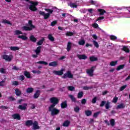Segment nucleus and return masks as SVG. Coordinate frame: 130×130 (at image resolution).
<instances>
[{
	"mask_svg": "<svg viewBox=\"0 0 130 130\" xmlns=\"http://www.w3.org/2000/svg\"><path fill=\"white\" fill-rule=\"evenodd\" d=\"M28 26H24L22 27L23 31H32L33 29H35V25H33V21L32 20L28 21Z\"/></svg>",
	"mask_w": 130,
	"mask_h": 130,
	"instance_id": "f257e3e1",
	"label": "nucleus"
},
{
	"mask_svg": "<svg viewBox=\"0 0 130 130\" xmlns=\"http://www.w3.org/2000/svg\"><path fill=\"white\" fill-rule=\"evenodd\" d=\"M29 4H31V5H29V9L31 12H36L38 10L36 8V6H38V2L29 1Z\"/></svg>",
	"mask_w": 130,
	"mask_h": 130,
	"instance_id": "f03ea898",
	"label": "nucleus"
},
{
	"mask_svg": "<svg viewBox=\"0 0 130 130\" xmlns=\"http://www.w3.org/2000/svg\"><path fill=\"white\" fill-rule=\"evenodd\" d=\"M50 102L52 104L50 107H55L57 104L59 103V100L56 97H52L50 99Z\"/></svg>",
	"mask_w": 130,
	"mask_h": 130,
	"instance_id": "7ed1b4c3",
	"label": "nucleus"
},
{
	"mask_svg": "<svg viewBox=\"0 0 130 130\" xmlns=\"http://www.w3.org/2000/svg\"><path fill=\"white\" fill-rule=\"evenodd\" d=\"M49 111L51 112V115L52 116H54V115H57V114H59L60 111L54 107H49Z\"/></svg>",
	"mask_w": 130,
	"mask_h": 130,
	"instance_id": "20e7f679",
	"label": "nucleus"
},
{
	"mask_svg": "<svg viewBox=\"0 0 130 130\" xmlns=\"http://www.w3.org/2000/svg\"><path fill=\"white\" fill-rule=\"evenodd\" d=\"M105 106L106 109H109V108H111L110 106V102L109 101H102L100 105V107H103Z\"/></svg>",
	"mask_w": 130,
	"mask_h": 130,
	"instance_id": "39448f33",
	"label": "nucleus"
},
{
	"mask_svg": "<svg viewBox=\"0 0 130 130\" xmlns=\"http://www.w3.org/2000/svg\"><path fill=\"white\" fill-rule=\"evenodd\" d=\"M94 67H92L91 69H88L86 71V73L89 77H93L94 76Z\"/></svg>",
	"mask_w": 130,
	"mask_h": 130,
	"instance_id": "423d86ee",
	"label": "nucleus"
},
{
	"mask_svg": "<svg viewBox=\"0 0 130 130\" xmlns=\"http://www.w3.org/2000/svg\"><path fill=\"white\" fill-rule=\"evenodd\" d=\"M39 128H40V127L39 125H38V122L35 121L32 123V126L31 127V129L33 130H37L39 129Z\"/></svg>",
	"mask_w": 130,
	"mask_h": 130,
	"instance_id": "0eeeda50",
	"label": "nucleus"
},
{
	"mask_svg": "<svg viewBox=\"0 0 130 130\" xmlns=\"http://www.w3.org/2000/svg\"><path fill=\"white\" fill-rule=\"evenodd\" d=\"M39 14L41 16H44V19L45 20H47L49 17H50V15L48 13H45V12L43 11H40Z\"/></svg>",
	"mask_w": 130,
	"mask_h": 130,
	"instance_id": "6e6552de",
	"label": "nucleus"
},
{
	"mask_svg": "<svg viewBox=\"0 0 130 130\" xmlns=\"http://www.w3.org/2000/svg\"><path fill=\"white\" fill-rule=\"evenodd\" d=\"M64 70L62 69L60 71H53V73L54 75H56L57 76H62L63 75V71Z\"/></svg>",
	"mask_w": 130,
	"mask_h": 130,
	"instance_id": "1a4fd4ad",
	"label": "nucleus"
},
{
	"mask_svg": "<svg viewBox=\"0 0 130 130\" xmlns=\"http://www.w3.org/2000/svg\"><path fill=\"white\" fill-rule=\"evenodd\" d=\"M13 119H17V120H21V116L19 113H15L12 115Z\"/></svg>",
	"mask_w": 130,
	"mask_h": 130,
	"instance_id": "9d476101",
	"label": "nucleus"
},
{
	"mask_svg": "<svg viewBox=\"0 0 130 130\" xmlns=\"http://www.w3.org/2000/svg\"><path fill=\"white\" fill-rule=\"evenodd\" d=\"M27 106H28V104L24 103L22 105H20L18 107V109H20V110H26L27 109Z\"/></svg>",
	"mask_w": 130,
	"mask_h": 130,
	"instance_id": "9b49d317",
	"label": "nucleus"
},
{
	"mask_svg": "<svg viewBox=\"0 0 130 130\" xmlns=\"http://www.w3.org/2000/svg\"><path fill=\"white\" fill-rule=\"evenodd\" d=\"M2 58L3 59H5L6 60V61H12V57H11V56L6 55V54H4L2 56Z\"/></svg>",
	"mask_w": 130,
	"mask_h": 130,
	"instance_id": "f8f14e48",
	"label": "nucleus"
},
{
	"mask_svg": "<svg viewBox=\"0 0 130 130\" xmlns=\"http://www.w3.org/2000/svg\"><path fill=\"white\" fill-rule=\"evenodd\" d=\"M41 93V91H40L39 90H36V92L34 94V99H37L39 98Z\"/></svg>",
	"mask_w": 130,
	"mask_h": 130,
	"instance_id": "ddd939ff",
	"label": "nucleus"
},
{
	"mask_svg": "<svg viewBox=\"0 0 130 130\" xmlns=\"http://www.w3.org/2000/svg\"><path fill=\"white\" fill-rule=\"evenodd\" d=\"M56 7H54L52 8V9H45V10L46 11V12H47V14H49V15H51V14H52V13H53V11H54V10H56Z\"/></svg>",
	"mask_w": 130,
	"mask_h": 130,
	"instance_id": "4468645a",
	"label": "nucleus"
},
{
	"mask_svg": "<svg viewBox=\"0 0 130 130\" xmlns=\"http://www.w3.org/2000/svg\"><path fill=\"white\" fill-rule=\"evenodd\" d=\"M66 78H69V79H73V78H74V75L72 74L71 71H68L66 74Z\"/></svg>",
	"mask_w": 130,
	"mask_h": 130,
	"instance_id": "2eb2a0df",
	"label": "nucleus"
},
{
	"mask_svg": "<svg viewBox=\"0 0 130 130\" xmlns=\"http://www.w3.org/2000/svg\"><path fill=\"white\" fill-rule=\"evenodd\" d=\"M77 57L79 59H87L88 58V56L85 54H78Z\"/></svg>",
	"mask_w": 130,
	"mask_h": 130,
	"instance_id": "dca6fc26",
	"label": "nucleus"
},
{
	"mask_svg": "<svg viewBox=\"0 0 130 130\" xmlns=\"http://www.w3.org/2000/svg\"><path fill=\"white\" fill-rule=\"evenodd\" d=\"M124 108H125V105L123 103H121L119 105H118L117 107H116V109H123Z\"/></svg>",
	"mask_w": 130,
	"mask_h": 130,
	"instance_id": "f3484780",
	"label": "nucleus"
},
{
	"mask_svg": "<svg viewBox=\"0 0 130 130\" xmlns=\"http://www.w3.org/2000/svg\"><path fill=\"white\" fill-rule=\"evenodd\" d=\"M68 6H70L71 8H75V9L78 8V5H77V3H76L70 2V3H68Z\"/></svg>",
	"mask_w": 130,
	"mask_h": 130,
	"instance_id": "a211bd4d",
	"label": "nucleus"
},
{
	"mask_svg": "<svg viewBox=\"0 0 130 130\" xmlns=\"http://www.w3.org/2000/svg\"><path fill=\"white\" fill-rule=\"evenodd\" d=\"M15 94L17 97H20L22 95V91H21L19 88H16L15 89Z\"/></svg>",
	"mask_w": 130,
	"mask_h": 130,
	"instance_id": "6ab92c4d",
	"label": "nucleus"
},
{
	"mask_svg": "<svg viewBox=\"0 0 130 130\" xmlns=\"http://www.w3.org/2000/svg\"><path fill=\"white\" fill-rule=\"evenodd\" d=\"M98 12L99 13L100 16H103V15L106 13V11L102 9H98Z\"/></svg>",
	"mask_w": 130,
	"mask_h": 130,
	"instance_id": "aec40b11",
	"label": "nucleus"
},
{
	"mask_svg": "<svg viewBox=\"0 0 130 130\" xmlns=\"http://www.w3.org/2000/svg\"><path fill=\"white\" fill-rule=\"evenodd\" d=\"M121 50H122L123 51H124L125 52H126V53H129V51H130L129 49L126 46H123V47L121 49Z\"/></svg>",
	"mask_w": 130,
	"mask_h": 130,
	"instance_id": "412c9836",
	"label": "nucleus"
},
{
	"mask_svg": "<svg viewBox=\"0 0 130 130\" xmlns=\"http://www.w3.org/2000/svg\"><path fill=\"white\" fill-rule=\"evenodd\" d=\"M33 121L32 120H28L25 122V125L26 126H31L33 124Z\"/></svg>",
	"mask_w": 130,
	"mask_h": 130,
	"instance_id": "4be33fe9",
	"label": "nucleus"
},
{
	"mask_svg": "<svg viewBox=\"0 0 130 130\" xmlns=\"http://www.w3.org/2000/svg\"><path fill=\"white\" fill-rule=\"evenodd\" d=\"M24 75L26 78H27V79H31V74H30V72H28V71H24Z\"/></svg>",
	"mask_w": 130,
	"mask_h": 130,
	"instance_id": "5701e85b",
	"label": "nucleus"
},
{
	"mask_svg": "<svg viewBox=\"0 0 130 130\" xmlns=\"http://www.w3.org/2000/svg\"><path fill=\"white\" fill-rule=\"evenodd\" d=\"M49 67H57V61H54L51 62L49 63Z\"/></svg>",
	"mask_w": 130,
	"mask_h": 130,
	"instance_id": "b1692460",
	"label": "nucleus"
},
{
	"mask_svg": "<svg viewBox=\"0 0 130 130\" xmlns=\"http://www.w3.org/2000/svg\"><path fill=\"white\" fill-rule=\"evenodd\" d=\"M29 39L31 42H34V43L37 41V39H36L34 35H31L29 37Z\"/></svg>",
	"mask_w": 130,
	"mask_h": 130,
	"instance_id": "393cba45",
	"label": "nucleus"
},
{
	"mask_svg": "<svg viewBox=\"0 0 130 130\" xmlns=\"http://www.w3.org/2000/svg\"><path fill=\"white\" fill-rule=\"evenodd\" d=\"M34 91V88L32 87H28L26 89V93H27V94H31V93H33Z\"/></svg>",
	"mask_w": 130,
	"mask_h": 130,
	"instance_id": "a878e982",
	"label": "nucleus"
},
{
	"mask_svg": "<svg viewBox=\"0 0 130 130\" xmlns=\"http://www.w3.org/2000/svg\"><path fill=\"white\" fill-rule=\"evenodd\" d=\"M89 60L90 61L93 62L94 61H97V60H98V58L94 57V56H92L89 57Z\"/></svg>",
	"mask_w": 130,
	"mask_h": 130,
	"instance_id": "bb28decb",
	"label": "nucleus"
},
{
	"mask_svg": "<svg viewBox=\"0 0 130 130\" xmlns=\"http://www.w3.org/2000/svg\"><path fill=\"white\" fill-rule=\"evenodd\" d=\"M35 52H36L37 55H39V53L41 52V46L38 47L35 50Z\"/></svg>",
	"mask_w": 130,
	"mask_h": 130,
	"instance_id": "cd10ccee",
	"label": "nucleus"
},
{
	"mask_svg": "<svg viewBox=\"0 0 130 130\" xmlns=\"http://www.w3.org/2000/svg\"><path fill=\"white\" fill-rule=\"evenodd\" d=\"M71 49H72V43L71 42H68L67 44V51H70Z\"/></svg>",
	"mask_w": 130,
	"mask_h": 130,
	"instance_id": "c85d7f7f",
	"label": "nucleus"
},
{
	"mask_svg": "<svg viewBox=\"0 0 130 130\" xmlns=\"http://www.w3.org/2000/svg\"><path fill=\"white\" fill-rule=\"evenodd\" d=\"M48 39H49V40H50V41H51L52 42H53V41H54V38L53 37V36H52V35L51 34H49L48 35Z\"/></svg>",
	"mask_w": 130,
	"mask_h": 130,
	"instance_id": "c756f323",
	"label": "nucleus"
},
{
	"mask_svg": "<svg viewBox=\"0 0 130 130\" xmlns=\"http://www.w3.org/2000/svg\"><path fill=\"white\" fill-rule=\"evenodd\" d=\"M85 114L86 116H91V115H92V111L90 110H86L85 111Z\"/></svg>",
	"mask_w": 130,
	"mask_h": 130,
	"instance_id": "7c9ffc66",
	"label": "nucleus"
},
{
	"mask_svg": "<svg viewBox=\"0 0 130 130\" xmlns=\"http://www.w3.org/2000/svg\"><path fill=\"white\" fill-rule=\"evenodd\" d=\"M83 96H84V91H80L78 93L77 98L80 99V98H82Z\"/></svg>",
	"mask_w": 130,
	"mask_h": 130,
	"instance_id": "2f4dec72",
	"label": "nucleus"
},
{
	"mask_svg": "<svg viewBox=\"0 0 130 130\" xmlns=\"http://www.w3.org/2000/svg\"><path fill=\"white\" fill-rule=\"evenodd\" d=\"M18 38L19 39H22V40H27L28 39V37H26V36H18Z\"/></svg>",
	"mask_w": 130,
	"mask_h": 130,
	"instance_id": "473e14b6",
	"label": "nucleus"
},
{
	"mask_svg": "<svg viewBox=\"0 0 130 130\" xmlns=\"http://www.w3.org/2000/svg\"><path fill=\"white\" fill-rule=\"evenodd\" d=\"M10 49L13 51H16V50H19L20 48L19 47L11 46L10 47Z\"/></svg>",
	"mask_w": 130,
	"mask_h": 130,
	"instance_id": "72a5a7b5",
	"label": "nucleus"
},
{
	"mask_svg": "<svg viewBox=\"0 0 130 130\" xmlns=\"http://www.w3.org/2000/svg\"><path fill=\"white\" fill-rule=\"evenodd\" d=\"M124 64H121L118 66L116 69V71H120V70H122L124 68Z\"/></svg>",
	"mask_w": 130,
	"mask_h": 130,
	"instance_id": "f704fd0d",
	"label": "nucleus"
},
{
	"mask_svg": "<svg viewBox=\"0 0 130 130\" xmlns=\"http://www.w3.org/2000/svg\"><path fill=\"white\" fill-rule=\"evenodd\" d=\"M69 97L71 99L72 102H77V99H76V98L74 97V95H69Z\"/></svg>",
	"mask_w": 130,
	"mask_h": 130,
	"instance_id": "c9c22d12",
	"label": "nucleus"
},
{
	"mask_svg": "<svg viewBox=\"0 0 130 130\" xmlns=\"http://www.w3.org/2000/svg\"><path fill=\"white\" fill-rule=\"evenodd\" d=\"M117 64V60L112 61L110 62L111 67H114Z\"/></svg>",
	"mask_w": 130,
	"mask_h": 130,
	"instance_id": "e433bc0d",
	"label": "nucleus"
},
{
	"mask_svg": "<svg viewBox=\"0 0 130 130\" xmlns=\"http://www.w3.org/2000/svg\"><path fill=\"white\" fill-rule=\"evenodd\" d=\"M92 42L93 43L94 46H95V47H96V48H99V44H98V42H97L95 40L92 41Z\"/></svg>",
	"mask_w": 130,
	"mask_h": 130,
	"instance_id": "4c0bfd02",
	"label": "nucleus"
},
{
	"mask_svg": "<svg viewBox=\"0 0 130 130\" xmlns=\"http://www.w3.org/2000/svg\"><path fill=\"white\" fill-rule=\"evenodd\" d=\"M37 63H39L40 64H45V66H47V64H48L47 62L44 61H39L37 62Z\"/></svg>",
	"mask_w": 130,
	"mask_h": 130,
	"instance_id": "58836bf2",
	"label": "nucleus"
},
{
	"mask_svg": "<svg viewBox=\"0 0 130 130\" xmlns=\"http://www.w3.org/2000/svg\"><path fill=\"white\" fill-rule=\"evenodd\" d=\"M85 43H86V41H85V40H82L78 42V44L79 45H82V46H83V45H85Z\"/></svg>",
	"mask_w": 130,
	"mask_h": 130,
	"instance_id": "ea45409f",
	"label": "nucleus"
},
{
	"mask_svg": "<svg viewBox=\"0 0 130 130\" xmlns=\"http://www.w3.org/2000/svg\"><path fill=\"white\" fill-rule=\"evenodd\" d=\"M2 22L4 23V24H8V25H12V23H11V21L6 19L3 20Z\"/></svg>",
	"mask_w": 130,
	"mask_h": 130,
	"instance_id": "a19ab883",
	"label": "nucleus"
},
{
	"mask_svg": "<svg viewBox=\"0 0 130 130\" xmlns=\"http://www.w3.org/2000/svg\"><path fill=\"white\" fill-rule=\"evenodd\" d=\"M44 38H43L41 40H40L39 42H37V45H42V44H43V41H44Z\"/></svg>",
	"mask_w": 130,
	"mask_h": 130,
	"instance_id": "79ce46f5",
	"label": "nucleus"
},
{
	"mask_svg": "<svg viewBox=\"0 0 130 130\" xmlns=\"http://www.w3.org/2000/svg\"><path fill=\"white\" fill-rule=\"evenodd\" d=\"M66 36L69 37V36H74V32L72 31H67L66 34Z\"/></svg>",
	"mask_w": 130,
	"mask_h": 130,
	"instance_id": "37998d69",
	"label": "nucleus"
},
{
	"mask_svg": "<svg viewBox=\"0 0 130 130\" xmlns=\"http://www.w3.org/2000/svg\"><path fill=\"white\" fill-rule=\"evenodd\" d=\"M21 34H23V32L21 30H16L15 31V35H20Z\"/></svg>",
	"mask_w": 130,
	"mask_h": 130,
	"instance_id": "c03bdc74",
	"label": "nucleus"
},
{
	"mask_svg": "<svg viewBox=\"0 0 130 130\" xmlns=\"http://www.w3.org/2000/svg\"><path fill=\"white\" fill-rule=\"evenodd\" d=\"M110 124L112 126H114L115 124V120L114 119H111L110 121Z\"/></svg>",
	"mask_w": 130,
	"mask_h": 130,
	"instance_id": "a18cd8bd",
	"label": "nucleus"
},
{
	"mask_svg": "<svg viewBox=\"0 0 130 130\" xmlns=\"http://www.w3.org/2000/svg\"><path fill=\"white\" fill-rule=\"evenodd\" d=\"M110 39L112 41L116 40V39H117V37L115 36L111 35L110 36Z\"/></svg>",
	"mask_w": 130,
	"mask_h": 130,
	"instance_id": "49530a36",
	"label": "nucleus"
},
{
	"mask_svg": "<svg viewBox=\"0 0 130 130\" xmlns=\"http://www.w3.org/2000/svg\"><path fill=\"white\" fill-rule=\"evenodd\" d=\"M67 88L69 91H75V87L73 86H69Z\"/></svg>",
	"mask_w": 130,
	"mask_h": 130,
	"instance_id": "de8ad7c7",
	"label": "nucleus"
},
{
	"mask_svg": "<svg viewBox=\"0 0 130 130\" xmlns=\"http://www.w3.org/2000/svg\"><path fill=\"white\" fill-rule=\"evenodd\" d=\"M74 111L77 113H79V112H80V107L79 106H76L74 108Z\"/></svg>",
	"mask_w": 130,
	"mask_h": 130,
	"instance_id": "09e8293b",
	"label": "nucleus"
},
{
	"mask_svg": "<svg viewBox=\"0 0 130 130\" xmlns=\"http://www.w3.org/2000/svg\"><path fill=\"white\" fill-rule=\"evenodd\" d=\"M12 86H18L19 85V82L17 81H14L12 82Z\"/></svg>",
	"mask_w": 130,
	"mask_h": 130,
	"instance_id": "8fccbe9b",
	"label": "nucleus"
},
{
	"mask_svg": "<svg viewBox=\"0 0 130 130\" xmlns=\"http://www.w3.org/2000/svg\"><path fill=\"white\" fill-rule=\"evenodd\" d=\"M57 24V21L55 20V21H52L51 23V26L53 27L54 26H55V25H56Z\"/></svg>",
	"mask_w": 130,
	"mask_h": 130,
	"instance_id": "3c124183",
	"label": "nucleus"
},
{
	"mask_svg": "<svg viewBox=\"0 0 130 130\" xmlns=\"http://www.w3.org/2000/svg\"><path fill=\"white\" fill-rule=\"evenodd\" d=\"M89 3L90 4H91V5H93L94 6H96L97 5V2L96 1H94L93 0H91Z\"/></svg>",
	"mask_w": 130,
	"mask_h": 130,
	"instance_id": "603ef678",
	"label": "nucleus"
},
{
	"mask_svg": "<svg viewBox=\"0 0 130 130\" xmlns=\"http://www.w3.org/2000/svg\"><path fill=\"white\" fill-rule=\"evenodd\" d=\"M92 86H83V90H90V89H92Z\"/></svg>",
	"mask_w": 130,
	"mask_h": 130,
	"instance_id": "864d4df0",
	"label": "nucleus"
},
{
	"mask_svg": "<svg viewBox=\"0 0 130 130\" xmlns=\"http://www.w3.org/2000/svg\"><path fill=\"white\" fill-rule=\"evenodd\" d=\"M118 100V98L116 97V96H115L113 99V101H112V102L113 103H116V102H117V101Z\"/></svg>",
	"mask_w": 130,
	"mask_h": 130,
	"instance_id": "5fc2aeb1",
	"label": "nucleus"
},
{
	"mask_svg": "<svg viewBox=\"0 0 130 130\" xmlns=\"http://www.w3.org/2000/svg\"><path fill=\"white\" fill-rule=\"evenodd\" d=\"M61 108H66V101H64L63 103L61 104Z\"/></svg>",
	"mask_w": 130,
	"mask_h": 130,
	"instance_id": "6e6d98bb",
	"label": "nucleus"
},
{
	"mask_svg": "<svg viewBox=\"0 0 130 130\" xmlns=\"http://www.w3.org/2000/svg\"><path fill=\"white\" fill-rule=\"evenodd\" d=\"M86 103H87V100L86 99H83L81 100V104L83 105H85Z\"/></svg>",
	"mask_w": 130,
	"mask_h": 130,
	"instance_id": "4d7b16f0",
	"label": "nucleus"
},
{
	"mask_svg": "<svg viewBox=\"0 0 130 130\" xmlns=\"http://www.w3.org/2000/svg\"><path fill=\"white\" fill-rule=\"evenodd\" d=\"M71 124V121H69L68 120H66V127H68Z\"/></svg>",
	"mask_w": 130,
	"mask_h": 130,
	"instance_id": "13d9d810",
	"label": "nucleus"
},
{
	"mask_svg": "<svg viewBox=\"0 0 130 130\" xmlns=\"http://www.w3.org/2000/svg\"><path fill=\"white\" fill-rule=\"evenodd\" d=\"M101 113L100 111L96 112L93 114V117H98L99 114Z\"/></svg>",
	"mask_w": 130,
	"mask_h": 130,
	"instance_id": "bf43d9fd",
	"label": "nucleus"
},
{
	"mask_svg": "<svg viewBox=\"0 0 130 130\" xmlns=\"http://www.w3.org/2000/svg\"><path fill=\"white\" fill-rule=\"evenodd\" d=\"M96 102H97V97H94L92 100V103L93 104H95V103H96Z\"/></svg>",
	"mask_w": 130,
	"mask_h": 130,
	"instance_id": "052dcab7",
	"label": "nucleus"
},
{
	"mask_svg": "<svg viewBox=\"0 0 130 130\" xmlns=\"http://www.w3.org/2000/svg\"><path fill=\"white\" fill-rule=\"evenodd\" d=\"M127 87V85H123L122 86H121L120 88V91H123V90L124 89H125Z\"/></svg>",
	"mask_w": 130,
	"mask_h": 130,
	"instance_id": "680f3d73",
	"label": "nucleus"
},
{
	"mask_svg": "<svg viewBox=\"0 0 130 130\" xmlns=\"http://www.w3.org/2000/svg\"><path fill=\"white\" fill-rule=\"evenodd\" d=\"M92 27L95 29H96V28H98V27H99V25L97 23H93L92 24Z\"/></svg>",
	"mask_w": 130,
	"mask_h": 130,
	"instance_id": "e2e57ef3",
	"label": "nucleus"
},
{
	"mask_svg": "<svg viewBox=\"0 0 130 130\" xmlns=\"http://www.w3.org/2000/svg\"><path fill=\"white\" fill-rule=\"evenodd\" d=\"M20 81H24L25 80V76L24 75H21L19 76Z\"/></svg>",
	"mask_w": 130,
	"mask_h": 130,
	"instance_id": "0e129e2a",
	"label": "nucleus"
},
{
	"mask_svg": "<svg viewBox=\"0 0 130 130\" xmlns=\"http://www.w3.org/2000/svg\"><path fill=\"white\" fill-rule=\"evenodd\" d=\"M8 99H9L10 101H15V100H16V99L13 96H9Z\"/></svg>",
	"mask_w": 130,
	"mask_h": 130,
	"instance_id": "69168bd1",
	"label": "nucleus"
},
{
	"mask_svg": "<svg viewBox=\"0 0 130 130\" xmlns=\"http://www.w3.org/2000/svg\"><path fill=\"white\" fill-rule=\"evenodd\" d=\"M13 70H14V71H20V68L17 67V66H14L12 68Z\"/></svg>",
	"mask_w": 130,
	"mask_h": 130,
	"instance_id": "338daca9",
	"label": "nucleus"
},
{
	"mask_svg": "<svg viewBox=\"0 0 130 130\" xmlns=\"http://www.w3.org/2000/svg\"><path fill=\"white\" fill-rule=\"evenodd\" d=\"M104 16H101L100 17H98L96 19V21H101V20L104 19Z\"/></svg>",
	"mask_w": 130,
	"mask_h": 130,
	"instance_id": "774afa93",
	"label": "nucleus"
}]
</instances>
